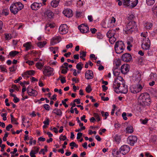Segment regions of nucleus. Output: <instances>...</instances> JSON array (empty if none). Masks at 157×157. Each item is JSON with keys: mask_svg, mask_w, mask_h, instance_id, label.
Wrapping results in <instances>:
<instances>
[{"mask_svg": "<svg viewBox=\"0 0 157 157\" xmlns=\"http://www.w3.org/2000/svg\"><path fill=\"white\" fill-rule=\"evenodd\" d=\"M124 81V79L121 77H118L115 79L113 87L116 89L115 91L116 93L126 94L127 93V86L125 85Z\"/></svg>", "mask_w": 157, "mask_h": 157, "instance_id": "f257e3e1", "label": "nucleus"}, {"mask_svg": "<svg viewBox=\"0 0 157 157\" xmlns=\"http://www.w3.org/2000/svg\"><path fill=\"white\" fill-rule=\"evenodd\" d=\"M151 100L149 94L145 93L141 94L138 98V103L142 106H145L150 105Z\"/></svg>", "mask_w": 157, "mask_h": 157, "instance_id": "f03ea898", "label": "nucleus"}, {"mask_svg": "<svg viewBox=\"0 0 157 157\" xmlns=\"http://www.w3.org/2000/svg\"><path fill=\"white\" fill-rule=\"evenodd\" d=\"M136 23L134 21H131L126 25L125 33L127 34H131L136 28Z\"/></svg>", "mask_w": 157, "mask_h": 157, "instance_id": "7ed1b4c3", "label": "nucleus"}, {"mask_svg": "<svg viewBox=\"0 0 157 157\" xmlns=\"http://www.w3.org/2000/svg\"><path fill=\"white\" fill-rule=\"evenodd\" d=\"M124 44L123 41H119L116 42L115 44V49L117 54H120L123 52Z\"/></svg>", "mask_w": 157, "mask_h": 157, "instance_id": "20e7f679", "label": "nucleus"}, {"mask_svg": "<svg viewBox=\"0 0 157 157\" xmlns=\"http://www.w3.org/2000/svg\"><path fill=\"white\" fill-rule=\"evenodd\" d=\"M123 5L130 7H134L138 2V0H121Z\"/></svg>", "mask_w": 157, "mask_h": 157, "instance_id": "39448f33", "label": "nucleus"}, {"mask_svg": "<svg viewBox=\"0 0 157 157\" xmlns=\"http://www.w3.org/2000/svg\"><path fill=\"white\" fill-rule=\"evenodd\" d=\"M115 34V32L114 30H109L107 33L106 35L107 37L109 38V41L110 43L112 44L116 41V39L115 37H113L114 38L113 42H111V40L112 39V37H113Z\"/></svg>", "mask_w": 157, "mask_h": 157, "instance_id": "423d86ee", "label": "nucleus"}, {"mask_svg": "<svg viewBox=\"0 0 157 157\" xmlns=\"http://www.w3.org/2000/svg\"><path fill=\"white\" fill-rule=\"evenodd\" d=\"M123 61L126 62H128L132 59L131 55L129 53L123 54L121 57Z\"/></svg>", "mask_w": 157, "mask_h": 157, "instance_id": "0eeeda50", "label": "nucleus"}, {"mask_svg": "<svg viewBox=\"0 0 157 157\" xmlns=\"http://www.w3.org/2000/svg\"><path fill=\"white\" fill-rule=\"evenodd\" d=\"M130 149V147L128 145H124L120 147V152L123 155H124L129 151Z\"/></svg>", "mask_w": 157, "mask_h": 157, "instance_id": "6e6552de", "label": "nucleus"}, {"mask_svg": "<svg viewBox=\"0 0 157 157\" xmlns=\"http://www.w3.org/2000/svg\"><path fill=\"white\" fill-rule=\"evenodd\" d=\"M78 28L82 33H86L89 32L88 27L84 24L79 25Z\"/></svg>", "mask_w": 157, "mask_h": 157, "instance_id": "1a4fd4ad", "label": "nucleus"}, {"mask_svg": "<svg viewBox=\"0 0 157 157\" xmlns=\"http://www.w3.org/2000/svg\"><path fill=\"white\" fill-rule=\"evenodd\" d=\"M137 137L135 136H129L127 139L128 142L131 146H133L134 144L137 142Z\"/></svg>", "mask_w": 157, "mask_h": 157, "instance_id": "9d476101", "label": "nucleus"}, {"mask_svg": "<svg viewBox=\"0 0 157 157\" xmlns=\"http://www.w3.org/2000/svg\"><path fill=\"white\" fill-rule=\"evenodd\" d=\"M53 70V68L49 67H47L44 69L43 73L45 76L49 77L52 75Z\"/></svg>", "mask_w": 157, "mask_h": 157, "instance_id": "9b49d317", "label": "nucleus"}, {"mask_svg": "<svg viewBox=\"0 0 157 157\" xmlns=\"http://www.w3.org/2000/svg\"><path fill=\"white\" fill-rule=\"evenodd\" d=\"M59 30L60 33L62 34H66L68 32L67 25L66 24L61 25L59 27Z\"/></svg>", "mask_w": 157, "mask_h": 157, "instance_id": "f8f14e48", "label": "nucleus"}, {"mask_svg": "<svg viewBox=\"0 0 157 157\" xmlns=\"http://www.w3.org/2000/svg\"><path fill=\"white\" fill-rule=\"evenodd\" d=\"M63 13L66 17H71L73 16L72 11L70 9H67L64 10Z\"/></svg>", "mask_w": 157, "mask_h": 157, "instance_id": "ddd939ff", "label": "nucleus"}, {"mask_svg": "<svg viewBox=\"0 0 157 157\" xmlns=\"http://www.w3.org/2000/svg\"><path fill=\"white\" fill-rule=\"evenodd\" d=\"M42 6L41 3L34 2L31 6V7L33 10H37L39 9Z\"/></svg>", "mask_w": 157, "mask_h": 157, "instance_id": "4468645a", "label": "nucleus"}, {"mask_svg": "<svg viewBox=\"0 0 157 157\" xmlns=\"http://www.w3.org/2000/svg\"><path fill=\"white\" fill-rule=\"evenodd\" d=\"M10 10L11 13L14 15L16 14L19 11L18 8H17L14 3L12 4L10 7Z\"/></svg>", "mask_w": 157, "mask_h": 157, "instance_id": "2eb2a0df", "label": "nucleus"}, {"mask_svg": "<svg viewBox=\"0 0 157 157\" xmlns=\"http://www.w3.org/2000/svg\"><path fill=\"white\" fill-rule=\"evenodd\" d=\"M85 77L87 79H90L93 78V71L91 70H88L85 73Z\"/></svg>", "mask_w": 157, "mask_h": 157, "instance_id": "dca6fc26", "label": "nucleus"}, {"mask_svg": "<svg viewBox=\"0 0 157 157\" xmlns=\"http://www.w3.org/2000/svg\"><path fill=\"white\" fill-rule=\"evenodd\" d=\"M121 70L123 74H126L129 71V68L127 65L123 64L121 67Z\"/></svg>", "mask_w": 157, "mask_h": 157, "instance_id": "f3484780", "label": "nucleus"}, {"mask_svg": "<svg viewBox=\"0 0 157 157\" xmlns=\"http://www.w3.org/2000/svg\"><path fill=\"white\" fill-rule=\"evenodd\" d=\"M61 40V38L59 36H56L53 37L52 40L51 42L52 44H54L59 42Z\"/></svg>", "mask_w": 157, "mask_h": 157, "instance_id": "a211bd4d", "label": "nucleus"}, {"mask_svg": "<svg viewBox=\"0 0 157 157\" xmlns=\"http://www.w3.org/2000/svg\"><path fill=\"white\" fill-rule=\"evenodd\" d=\"M52 113L56 114V115L61 116L62 114V112L60 109L55 108L52 112Z\"/></svg>", "mask_w": 157, "mask_h": 157, "instance_id": "6ab92c4d", "label": "nucleus"}, {"mask_svg": "<svg viewBox=\"0 0 157 157\" xmlns=\"http://www.w3.org/2000/svg\"><path fill=\"white\" fill-rule=\"evenodd\" d=\"M45 14L47 15L48 18L51 19L54 16V13L51 10H48L45 13Z\"/></svg>", "mask_w": 157, "mask_h": 157, "instance_id": "aec40b11", "label": "nucleus"}, {"mask_svg": "<svg viewBox=\"0 0 157 157\" xmlns=\"http://www.w3.org/2000/svg\"><path fill=\"white\" fill-rule=\"evenodd\" d=\"M60 0H53L51 2V5L53 7H57L59 4Z\"/></svg>", "mask_w": 157, "mask_h": 157, "instance_id": "412c9836", "label": "nucleus"}, {"mask_svg": "<svg viewBox=\"0 0 157 157\" xmlns=\"http://www.w3.org/2000/svg\"><path fill=\"white\" fill-rule=\"evenodd\" d=\"M149 79L151 80L156 81L157 80V75L155 73H151L149 77Z\"/></svg>", "mask_w": 157, "mask_h": 157, "instance_id": "4be33fe9", "label": "nucleus"}, {"mask_svg": "<svg viewBox=\"0 0 157 157\" xmlns=\"http://www.w3.org/2000/svg\"><path fill=\"white\" fill-rule=\"evenodd\" d=\"M35 73V71L33 70L27 71L24 73V75L25 76L27 75H34Z\"/></svg>", "mask_w": 157, "mask_h": 157, "instance_id": "5701e85b", "label": "nucleus"}, {"mask_svg": "<svg viewBox=\"0 0 157 157\" xmlns=\"http://www.w3.org/2000/svg\"><path fill=\"white\" fill-rule=\"evenodd\" d=\"M31 42H27L23 44V46L25 48V51H27L31 48Z\"/></svg>", "mask_w": 157, "mask_h": 157, "instance_id": "b1692460", "label": "nucleus"}, {"mask_svg": "<svg viewBox=\"0 0 157 157\" xmlns=\"http://www.w3.org/2000/svg\"><path fill=\"white\" fill-rule=\"evenodd\" d=\"M115 63L116 66L114 67L113 68H115L116 69H118L119 66L121 64V60L119 59H117L116 61H115Z\"/></svg>", "mask_w": 157, "mask_h": 157, "instance_id": "393cba45", "label": "nucleus"}, {"mask_svg": "<svg viewBox=\"0 0 157 157\" xmlns=\"http://www.w3.org/2000/svg\"><path fill=\"white\" fill-rule=\"evenodd\" d=\"M113 73L114 75L116 77L118 76L120 74V70L118 69H116L115 68H113Z\"/></svg>", "mask_w": 157, "mask_h": 157, "instance_id": "a878e982", "label": "nucleus"}, {"mask_svg": "<svg viewBox=\"0 0 157 157\" xmlns=\"http://www.w3.org/2000/svg\"><path fill=\"white\" fill-rule=\"evenodd\" d=\"M46 43L47 42L45 41H44L43 42H39L37 43V45L40 48H41L44 47Z\"/></svg>", "mask_w": 157, "mask_h": 157, "instance_id": "bb28decb", "label": "nucleus"}, {"mask_svg": "<svg viewBox=\"0 0 157 157\" xmlns=\"http://www.w3.org/2000/svg\"><path fill=\"white\" fill-rule=\"evenodd\" d=\"M153 15L154 17H157V6H154L152 8Z\"/></svg>", "mask_w": 157, "mask_h": 157, "instance_id": "cd10ccee", "label": "nucleus"}, {"mask_svg": "<svg viewBox=\"0 0 157 157\" xmlns=\"http://www.w3.org/2000/svg\"><path fill=\"white\" fill-rule=\"evenodd\" d=\"M150 46V45L149 44H146L145 43H143L142 44V47L144 50L148 49L149 48Z\"/></svg>", "mask_w": 157, "mask_h": 157, "instance_id": "c85d7f7f", "label": "nucleus"}, {"mask_svg": "<svg viewBox=\"0 0 157 157\" xmlns=\"http://www.w3.org/2000/svg\"><path fill=\"white\" fill-rule=\"evenodd\" d=\"M131 92L133 93L136 94L140 92L136 87H132L130 88Z\"/></svg>", "mask_w": 157, "mask_h": 157, "instance_id": "c756f323", "label": "nucleus"}, {"mask_svg": "<svg viewBox=\"0 0 157 157\" xmlns=\"http://www.w3.org/2000/svg\"><path fill=\"white\" fill-rule=\"evenodd\" d=\"M83 64L81 62L78 63L76 65V67L78 71H81L82 68Z\"/></svg>", "mask_w": 157, "mask_h": 157, "instance_id": "7c9ffc66", "label": "nucleus"}, {"mask_svg": "<svg viewBox=\"0 0 157 157\" xmlns=\"http://www.w3.org/2000/svg\"><path fill=\"white\" fill-rule=\"evenodd\" d=\"M19 52L15 51H13L10 52V53L9 55L10 57H14L16 56L17 54L19 53Z\"/></svg>", "mask_w": 157, "mask_h": 157, "instance_id": "2f4dec72", "label": "nucleus"}, {"mask_svg": "<svg viewBox=\"0 0 157 157\" xmlns=\"http://www.w3.org/2000/svg\"><path fill=\"white\" fill-rule=\"evenodd\" d=\"M126 131L128 133H131L133 132V127L131 126H128L126 129Z\"/></svg>", "mask_w": 157, "mask_h": 157, "instance_id": "473e14b6", "label": "nucleus"}, {"mask_svg": "<svg viewBox=\"0 0 157 157\" xmlns=\"http://www.w3.org/2000/svg\"><path fill=\"white\" fill-rule=\"evenodd\" d=\"M155 0H146V2L149 6L152 5L155 2Z\"/></svg>", "mask_w": 157, "mask_h": 157, "instance_id": "72a5a7b5", "label": "nucleus"}, {"mask_svg": "<svg viewBox=\"0 0 157 157\" xmlns=\"http://www.w3.org/2000/svg\"><path fill=\"white\" fill-rule=\"evenodd\" d=\"M120 153V151H118L115 149H113L112 151V154L114 156H117Z\"/></svg>", "mask_w": 157, "mask_h": 157, "instance_id": "f704fd0d", "label": "nucleus"}, {"mask_svg": "<svg viewBox=\"0 0 157 157\" xmlns=\"http://www.w3.org/2000/svg\"><path fill=\"white\" fill-rule=\"evenodd\" d=\"M136 87L139 91L140 92L142 89L144 87V85L141 84H138L137 85Z\"/></svg>", "mask_w": 157, "mask_h": 157, "instance_id": "c9c22d12", "label": "nucleus"}, {"mask_svg": "<svg viewBox=\"0 0 157 157\" xmlns=\"http://www.w3.org/2000/svg\"><path fill=\"white\" fill-rule=\"evenodd\" d=\"M36 66L38 69H40L43 67V65L40 62H37L36 63Z\"/></svg>", "mask_w": 157, "mask_h": 157, "instance_id": "e433bc0d", "label": "nucleus"}, {"mask_svg": "<svg viewBox=\"0 0 157 157\" xmlns=\"http://www.w3.org/2000/svg\"><path fill=\"white\" fill-rule=\"evenodd\" d=\"M114 140L116 142L118 143L121 140L120 136L118 135H116L114 137Z\"/></svg>", "mask_w": 157, "mask_h": 157, "instance_id": "4c0bfd02", "label": "nucleus"}, {"mask_svg": "<svg viewBox=\"0 0 157 157\" xmlns=\"http://www.w3.org/2000/svg\"><path fill=\"white\" fill-rule=\"evenodd\" d=\"M37 92L36 90H32V92L28 94L29 95L35 96L37 95Z\"/></svg>", "mask_w": 157, "mask_h": 157, "instance_id": "58836bf2", "label": "nucleus"}, {"mask_svg": "<svg viewBox=\"0 0 157 157\" xmlns=\"http://www.w3.org/2000/svg\"><path fill=\"white\" fill-rule=\"evenodd\" d=\"M152 24L151 23H146L145 27L147 29H150L152 27Z\"/></svg>", "mask_w": 157, "mask_h": 157, "instance_id": "ea45409f", "label": "nucleus"}, {"mask_svg": "<svg viewBox=\"0 0 157 157\" xmlns=\"http://www.w3.org/2000/svg\"><path fill=\"white\" fill-rule=\"evenodd\" d=\"M16 69L17 67L14 65H13L12 67H10L9 68V71L11 72L15 71L16 70Z\"/></svg>", "mask_w": 157, "mask_h": 157, "instance_id": "a19ab883", "label": "nucleus"}, {"mask_svg": "<svg viewBox=\"0 0 157 157\" xmlns=\"http://www.w3.org/2000/svg\"><path fill=\"white\" fill-rule=\"evenodd\" d=\"M101 113L102 116L103 117H105V119H106L107 118V116H109V113L107 112H106L105 113L104 111H101Z\"/></svg>", "mask_w": 157, "mask_h": 157, "instance_id": "79ce46f5", "label": "nucleus"}, {"mask_svg": "<svg viewBox=\"0 0 157 157\" xmlns=\"http://www.w3.org/2000/svg\"><path fill=\"white\" fill-rule=\"evenodd\" d=\"M92 89L90 85H88L86 88V91L88 93H90L92 91Z\"/></svg>", "mask_w": 157, "mask_h": 157, "instance_id": "37998d69", "label": "nucleus"}, {"mask_svg": "<svg viewBox=\"0 0 157 157\" xmlns=\"http://www.w3.org/2000/svg\"><path fill=\"white\" fill-rule=\"evenodd\" d=\"M94 117L97 119L98 122H99L100 120V119L99 116L98 115V113H94Z\"/></svg>", "mask_w": 157, "mask_h": 157, "instance_id": "c03bdc74", "label": "nucleus"}, {"mask_svg": "<svg viewBox=\"0 0 157 157\" xmlns=\"http://www.w3.org/2000/svg\"><path fill=\"white\" fill-rule=\"evenodd\" d=\"M18 3H19L18 4V6H19V8L18 9L19 10V11L21 10L24 7V5L21 3L20 2H18Z\"/></svg>", "mask_w": 157, "mask_h": 157, "instance_id": "a18cd8bd", "label": "nucleus"}, {"mask_svg": "<svg viewBox=\"0 0 157 157\" xmlns=\"http://www.w3.org/2000/svg\"><path fill=\"white\" fill-rule=\"evenodd\" d=\"M60 140L64 141L67 139V138L65 136H63L62 135H60L59 138Z\"/></svg>", "mask_w": 157, "mask_h": 157, "instance_id": "49530a36", "label": "nucleus"}, {"mask_svg": "<svg viewBox=\"0 0 157 157\" xmlns=\"http://www.w3.org/2000/svg\"><path fill=\"white\" fill-rule=\"evenodd\" d=\"M2 13L5 16H7L9 14L8 10L6 9H3L2 11Z\"/></svg>", "mask_w": 157, "mask_h": 157, "instance_id": "de8ad7c7", "label": "nucleus"}, {"mask_svg": "<svg viewBox=\"0 0 157 157\" xmlns=\"http://www.w3.org/2000/svg\"><path fill=\"white\" fill-rule=\"evenodd\" d=\"M36 153L33 150H32L30 153V155L31 157H36Z\"/></svg>", "mask_w": 157, "mask_h": 157, "instance_id": "09e8293b", "label": "nucleus"}, {"mask_svg": "<svg viewBox=\"0 0 157 157\" xmlns=\"http://www.w3.org/2000/svg\"><path fill=\"white\" fill-rule=\"evenodd\" d=\"M43 107L47 110H49L50 109V106L48 104H45L43 105Z\"/></svg>", "mask_w": 157, "mask_h": 157, "instance_id": "8fccbe9b", "label": "nucleus"}, {"mask_svg": "<svg viewBox=\"0 0 157 157\" xmlns=\"http://www.w3.org/2000/svg\"><path fill=\"white\" fill-rule=\"evenodd\" d=\"M0 69L2 71L7 72V70L2 65L0 66Z\"/></svg>", "mask_w": 157, "mask_h": 157, "instance_id": "3c124183", "label": "nucleus"}, {"mask_svg": "<svg viewBox=\"0 0 157 157\" xmlns=\"http://www.w3.org/2000/svg\"><path fill=\"white\" fill-rule=\"evenodd\" d=\"M49 118H46V120L43 122V123L45 125H49Z\"/></svg>", "mask_w": 157, "mask_h": 157, "instance_id": "603ef678", "label": "nucleus"}, {"mask_svg": "<svg viewBox=\"0 0 157 157\" xmlns=\"http://www.w3.org/2000/svg\"><path fill=\"white\" fill-rule=\"evenodd\" d=\"M86 52L83 51H80V55H82V56L85 57L86 56Z\"/></svg>", "mask_w": 157, "mask_h": 157, "instance_id": "864d4df0", "label": "nucleus"}, {"mask_svg": "<svg viewBox=\"0 0 157 157\" xmlns=\"http://www.w3.org/2000/svg\"><path fill=\"white\" fill-rule=\"evenodd\" d=\"M148 51L147 52V54L148 56H151L153 55V52L151 50L149 49H148Z\"/></svg>", "mask_w": 157, "mask_h": 157, "instance_id": "5fc2aeb1", "label": "nucleus"}, {"mask_svg": "<svg viewBox=\"0 0 157 157\" xmlns=\"http://www.w3.org/2000/svg\"><path fill=\"white\" fill-rule=\"evenodd\" d=\"M33 148L35 150L34 151L36 153V154L39 151L40 148L39 147H33Z\"/></svg>", "mask_w": 157, "mask_h": 157, "instance_id": "6e6d98bb", "label": "nucleus"}, {"mask_svg": "<svg viewBox=\"0 0 157 157\" xmlns=\"http://www.w3.org/2000/svg\"><path fill=\"white\" fill-rule=\"evenodd\" d=\"M13 127V126L11 124H9L6 127V129L7 131H9L10 129L12 128Z\"/></svg>", "mask_w": 157, "mask_h": 157, "instance_id": "4d7b16f0", "label": "nucleus"}, {"mask_svg": "<svg viewBox=\"0 0 157 157\" xmlns=\"http://www.w3.org/2000/svg\"><path fill=\"white\" fill-rule=\"evenodd\" d=\"M61 77H62V78L60 79L61 82L63 84L65 83L66 82L65 79V77L62 76Z\"/></svg>", "mask_w": 157, "mask_h": 157, "instance_id": "13d9d810", "label": "nucleus"}, {"mask_svg": "<svg viewBox=\"0 0 157 157\" xmlns=\"http://www.w3.org/2000/svg\"><path fill=\"white\" fill-rule=\"evenodd\" d=\"M126 113L125 112L123 113L122 114V116L123 117V119L125 120H126L127 119V118L126 117Z\"/></svg>", "mask_w": 157, "mask_h": 157, "instance_id": "bf43d9fd", "label": "nucleus"}, {"mask_svg": "<svg viewBox=\"0 0 157 157\" xmlns=\"http://www.w3.org/2000/svg\"><path fill=\"white\" fill-rule=\"evenodd\" d=\"M26 63L28 64L29 65H32L34 64L33 61L31 60H28L26 62Z\"/></svg>", "mask_w": 157, "mask_h": 157, "instance_id": "052dcab7", "label": "nucleus"}, {"mask_svg": "<svg viewBox=\"0 0 157 157\" xmlns=\"http://www.w3.org/2000/svg\"><path fill=\"white\" fill-rule=\"evenodd\" d=\"M102 90L104 92H105L108 89V87L104 85L102 86Z\"/></svg>", "mask_w": 157, "mask_h": 157, "instance_id": "680f3d73", "label": "nucleus"}, {"mask_svg": "<svg viewBox=\"0 0 157 157\" xmlns=\"http://www.w3.org/2000/svg\"><path fill=\"white\" fill-rule=\"evenodd\" d=\"M143 42H147V43H151L149 39L148 38H146V37L143 39Z\"/></svg>", "mask_w": 157, "mask_h": 157, "instance_id": "e2e57ef3", "label": "nucleus"}, {"mask_svg": "<svg viewBox=\"0 0 157 157\" xmlns=\"http://www.w3.org/2000/svg\"><path fill=\"white\" fill-rule=\"evenodd\" d=\"M82 133L81 132L78 133L77 134V139H80L81 137L82 136Z\"/></svg>", "mask_w": 157, "mask_h": 157, "instance_id": "0e129e2a", "label": "nucleus"}, {"mask_svg": "<svg viewBox=\"0 0 157 157\" xmlns=\"http://www.w3.org/2000/svg\"><path fill=\"white\" fill-rule=\"evenodd\" d=\"M6 39L7 40H9L11 39V35L8 34L6 35Z\"/></svg>", "mask_w": 157, "mask_h": 157, "instance_id": "69168bd1", "label": "nucleus"}, {"mask_svg": "<svg viewBox=\"0 0 157 157\" xmlns=\"http://www.w3.org/2000/svg\"><path fill=\"white\" fill-rule=\"evenodd\" d=\"M77 4L79 6H82L83 4L82 2L81 1V0H79L77 1Z\"/></svg>", "mask_w": 157, "mask_h": 157, "instance_id": "338daca9", "label": "nucleus"}, {"mask_svg": "<svg viewBox=\"0 0 157 157\" xmlns=\"http://www.w3.org/2000/svg\"><path fill=\"white\" fill-rule=\"evenodd\" d=\"M13 101L14 103H17L20 101V99L17 97H16L15 98H14Z\"/></svg>", "mask_w": 157, "mask_h": 157, "instance_id": "774afa93", "label": "nucleus"}]
</instances>
